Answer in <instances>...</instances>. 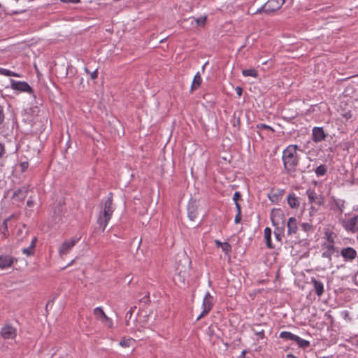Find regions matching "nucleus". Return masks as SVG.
Here are the masks:
<instances>
[{"instance_id": "1", "label": "nucleus", "mask_w": 358, "mask_h": 358, "mask_svg": "<svg viewBox=\"0 0 358 358\" xmlns=\"http://www.w3.org/2000/svg\"><path fill=\"white\" fill-rule=\"evenodd\" d=\"M190 266L191 260L185 253H182L178 255L176 273L173 278L176 285L182 287L186 285L187 280L189 277Z\"/></svg>"}, {"instance_id": "2", "label": "nucleus", "mask_w": 358, "mask_h": 358, "mask_svg": "<svg viewBox=\"0 0 358 358\" xmlns=\"http://www.w3.org/2000/svg\"><path fill=\"white\" fill-rule=\"evenodd\" d=\"M298 146L290 145L282 152V160L285 169L288 171H294L298 164L296 150Z\"/></svg>"}, {"instance_id": "3", "label": "nucleus", "mask_w": 358, "mask_h": 358, "mask_svg": "<svg viewBox=\"0 0 358 358\" xmlns=\"http://www.w3.org/2000/svg\"><path fill=\"white\" fill-rule=\"evenodd\" d=\"M113 213V199L109 196L104 203L103 210L101 211L98 218V223L99 227L102 228L103 231L105 229Z\"/></svg>"}, {"instance_id": "4", "label": "nucleus", "mask_w": 358, "mask_h": 358, "mask_svg": "<svg viewBox=\"0 0 358 358\" xmlns=\"http://www.w3.org/2000/svg\"><path fill=\"white\" fill-rule=\"evenodd\" d=\"M17 334V329L10 324H5L0 330V335L4 340H15Z\"/></svg>"}, {"instance_id": "5", "label": "nucleus", "mask_w": 358, "mask_h": 358, "mask_svg": "<svg viewBox=\"0 0 358 358\" xmlns=\"http://www.w3.org/2000/svg\"><path fill=\"white\" fill-rule=\"evenodd\" d=\"M213 306V296L209 292H207L203 298L202 303L203 311L198 316L196 320H199L201 318L206 315L212 309Z\"/></svg>"}, {"instance_id": "6", "label": "nucleus", "mask_w": 358, "mask_h": 358, "mask_svg": "<svg viewBox=\"0 0 358 358\" xmlns=\"http://www.w3.org/2000/svg\"><path fill=\"white\" fill-rule=\"evenodd\" d=\"M94 315L98 320L104 324L108 328H113V324L112 320L105 314L102 308H95L94 309Z\"/></svg>"}, {"instance_id": "7", "label": "nucleus", "mask_w": 358, "mask_h": 358, "mask_svg": "<svg viewBox=\"0 0 358 358\" xmlns=\"http://www.w3.org/2000/svg\"><path fill=\"white\" fill-rule=\"evenodd\" d=\"M285 0H268L266 3V14L279 10L285 3Z\"/></svg>"}, {"instance_id": "8", "label": "nucleus", "mask_w": 358, "mask_h": 358, "mask_svg": "<svg viewBox=\"0 0 358 358\" xmlns=\"http://www.w3.org/2000/svg\"><path fill=\"white\" fill-rule=\"evenodd\" d=\"M341 255L345 261L352 262L357 257V253L354 248L351 247H347L341 250Z\"/></svg>"}, {"instance_id": "9", "label": "nucleus", "mask_w": 358, "mask_h": 358, "mask_svg": "<svg viewBox=\"0 0 358 358\" xmlns=\"http://www.w3.org/2000/svg\"><path fill=\"white\" fill-rule=\"evenodd\" d=\"M343 226L344 228L352 232L358 231V215L353 217L347 221L343 222Z\"/></svg>"}, {"instance_id": "10", "label": "nucleus", "mask_w": 358, "mask_h": 358, "mask_svg": "<svg viewBox=\"0 0 358 358\" xmlns=\"http://www.w3.org/2000/svg\"><path fill=\"white\" fill-rule=\"evenodd\" d=\"M198 204L196 201L191 200L187 206L188 217L191 221H195L198 217Z\"/></svg>"}, {"instance_id": "11", "label": "nucleus", "mask_w": 358, "mask_h": 358, "mask_svg": "<svg viewBox=\"0 0 358 358\" xmlns=\"http://www.w3.org/2000/svg\"><path fill=\"white\" fill-rule=\"evenodd\" d=\"M78 238H71L70 240L64 241L59 249V255H64L68 254L71 249L78 242Z\"/></svg>"}, {"instance_id": "12", "label": "nucleus", "mask_w": 358, "mask_h": 358, "mask_svg": "<svg viewBox=\"0 0 358 358\" xmlns=\"http://www.w3.org/2000/svg\"><path fill=\"white\" fill-rule=\"evenodd\" d=\"M17 260L10 255H0V269L10 267Z\"/></svg>"}, {"instance_id": "13", "label": "nucleus", "mask_w": 358, "mask_h": 358, "mask_svg": "<svg viewBox=\"0 0 358 358\" xmlns=\"http://www.w3.org/2000/svg\"><path fill=\"white\" fill-rule=\"evenodd\" d=\"M11 87L21 92H31V87L25 82L11 81Z\"/></svg>"}, {"instance_id": "14", "label": "nucleus", "mask_w": 358, "mask_h": 358, "mask_svg": "<svg viewBox=\"0 0 358 358\" xmlns=\"http://www.w3.org/2000/svg\"><path fill=\"white\" fill-rule=\"evenodd\" d=\"M325 134L322 127H314L313 129V140L315 142H320L324 140Z\"/></svg>"}, {"instance_id": "15", "label": "nucleus", "mask_w": 358, "mask_h": 358, "mask_svg": "<svg viewBox=\"0 0 358 358\" xmlns=\"http://www.w3.org/2000/svg\"><path fill=\"white\" fill-rule=\"evenodd\" d=\"M297 220L295 217H290L287 222V234L289 235L295 234L297 231Z\"/></svg>"}, {"instance_id": "16", "label": "nucleus", "mask_w": 358, "mask_h": 358, "mask_svg": "<svg viewBox=\"0 0 358 358\" xmlns=\"http://www.w3.org/2000/svg\"><path fill=\"white\" fill-rule=\"evenodd\" d=\"M311 281L313 284L314 290L316 294L318 296H322L324 291L323 283L321 281L317 280L315 278H312Z\"/></svg>"}, {"instance_id": "17", "label": "nucleus", "mask_w": 358, "mask_h": 358, "mask_svg": "<svg viewBox=\"0 0 358 358\" xmlns=\"http://www.w3.org/2000/svg\"><path fill=\"white\" fill-rule=\"evenodd\" d=\"M284 217L283 214L280 210H273L271 215V219L274 226L279 224V220H282Z\"/></svg>"}, {"instance_id": "18", "label": "nucleus", "mask_w": 358, "mask_h": 358, "mask_svg": "<svg viewBox=\"0 0 358 358\" xmlns=\"http://www.w3.org/2000/svg\"><path fill=\"white\" fill-rule=\"evenodd\" d=\"M36 242V237H33V238L31 241L30 245L28 248H23L22 252L27 256L32 255L34 252Z\"/></svg>"}, {"instance_id": "19", "label": "nucleus", "mask_w": 358, "mask_h": 358, "mask_svg": "<svg viewBox=\"0 0 358 358\" xmlns=\"http://www.w3.org/2000/svg\"><path fill=\"white\" fill-rule=\"evenodd\" d=\"M207 17L202 16L198 18L189 17L188 19L185 20V21H190L192 24L193 21L196 22V24L199 27H204L206 22Z\"/></svg>"}, {"instance_id": "20", "label": "nucleus", "mask_w": 358, "mask_h": 358, "mask_svg": "<svg viewBox=\"0 0 358 358\" xmlns=\"http://www.w3.org/2000/svg\"><path fill=\"white\" fill-rule=\"evenodd\" d=\"M287 202L289 206L292 208H297L299 207V202L294 194H289L287 196Z\"/></svg>"}, {"instance_id": "21", "label": "nucleus", "mask_w": 358, "mask_h": 358, "mask_svg": "<svg viewBox=\"0 0 358 358\" xmlns=\"http://www.w3.org/2000/svg\"><path fill=\"white\" fill-rule=\"evenodd\" d=\"M271 229L268 227H266L264 229V238L266 240V243L268 248H273L271 241Z\"/></svg>"}, {"instance_id": "22", "label": "nucleus", "mask_w": 358, "mask_h": 358, "mask_svg": "<svg viewBox=\"0 0 358 358\" xmlns=\"http://www.w3.org/2000/svg\"><path fill=\"white\" fill-rule=\"evenodd\" d=\"M201 83V78L199 73H197L194 78L192 84V90H194L198 88Z\"/></svg>"}, {"instance_id": "23", "label": "nucleus", "mask_w": 358, "mask_h": 358, "mask_svg": "<svg viewBox=\"0 0 358 358\" xmlns=\"http://www.w3.org/2000/svg\"><path fill=\"white\" fill-rule=\"evenodd\" d=\"M294 342L302 348H306L310 345L309 341L302 339L298 336H296Z\"/></svg>"}, {"instance_id": "24", "label": "nucleus", "mask_w": 358, "mask_h": 358, "mask_svg": "<svg viewBox=\"0 0 358 358\" xmlns=\"http://www.w3.org/2000/svg\"><path fill=\"white\" fill-rule=\"evenodd\" d=\"M242 74L244 76H251L257 78L258 76L257 71L255 69H244L242 71Z\"/></svg>"}, {"instance_id": "25", "label": "nucleus", "mask_w": 358, "mask_h": 358, "mask_svg": "<svg viewBox=\"0 0 358 358\" xmlns=\"http://www.w3.org/2000/svg\"><path fill=\"white\" fill-rule=\"evenodd\" d=\"M296 336V335H294L289 331H282L280 334V337L281 338H284L286 340H290V341H295Z\"/></svg>"}, {"instance_id": "26", "label": "nucleus", "mask_w": 358, "mask_h": 358, "mask_svg": "<svg viewBox=\"0 0 358 358\" xmlns=\"http://www.w3.org/2000/svg\"><path fill=\"white\" fill-rule=\"evenodd\" d=\"M27 192V190L26 188L19 189L14 193V197H17L19 199H23L25 197Z\"/></svg>"}, {"instance_id": "27", "label": "nucleus", "mask_w": 358, "mask_h": 358, "mask_svg": "<svg viewBox=\"0 0 358 358\" xmlns=\"http://www.w3.org/2000/svg\"><path fill=\"white\" fill-rule=\"evenodd\" d=\"M134 340L132 338H124L120 342V345L124 348L131 347L133 345Z\"/></svg>"}, {"instance_id": "28", "label": "nucleus", "mask_w": 358, "mask_h": 358, "mask_svg": "<svg viewBox=\"0 0 358 358\" xmlns=\"http://www.w3.org/2000/svg\"><path fill=\"white\" fill-rule=\"evenodd\" d=\"M0 74L4 75V76H6L20 77L19 74H17L16 73H14L13 71H10L9 70L3 69V68H0Z\"/></svg>"}, {"instance_id": "29", "label": "nucleus", "mask_w": 358, "mask_h": 358, "mask_svg": "<svg viewBox=\"0 0 358 358\" xmlns=\"http://www.w3.org/2000/svg\"><path fill=\"white\" fill-rule=\"evenodd\" d=\"M334 252H331V251H328V250H324L323 252H322V257L324 258H327L328 259V262H329V264L330 266L332 265L331 264V259H332V255H333Z\"/></svg>"}, {"instance_id": "30", "label": "nucleus", "mask_w": 358, "mask_h": 358, "mask_svg": "<svg viewBox=\"0 0 358 358\" xmlns=\"http://www.w3.org/2000/svg\"><path fill=\"white\" fill-rule=\"evenodd\" d=\"M306 194L308 195V199L310 202H314L316 201V199H317V196L315 192L311 189H308L306 192Z\"/></svg>"}, {"instance_id": "31", "label": "nucleus", "mask_w": 358, "mask_h": 358, "mask_svg": "<svg viewBox=\"0 0 358 358\" xmlns=\"http://www.w3.org/2000/svg\"><path fill=\"white\" fill-rule=\"evenodd\" d=\"M327 171L326 166L324 165H320L315 169V173L317 176H322L325 174Z\"/></svg>"}, {"instance_id": "32", "label": "nucleus", "mask_w": 358, "mask_h": 358, "mask_svg": "<svg viewBox=\"0 0 358 358\" xmlns=\"http://www.w3.org/2000/svg\"><path fill=\"white\" fill-rule=\"evenodd\" d=\"M323 250H328L334 252V243H324L322 245Z\"/></svg>"}, {"instance_id": "33", "label": "nucleus", "mask_w": 358, "mask_h": 358, "mask_svg": "<svg viewBox=\"0 0 358 358\" xmlns=\"http://www.w3.org/2000/svg\"><path fill=\"white\" fill-rule=\"evenodd\" d=\"M325 236L327 238V243H334L335 234L332 232H326Z\"/></svg>"}, {"instance_id": "34", "label": "nucleus", "mask_w": 358, "mask_h": 358, "mask_svg": "<svg viewBox=\"0 0 358 358\" xmlns=\"http://www.w3.org/2000/svg\"><path fill=\"white\" fill-rule=\"evenodd\" d=\"M335 205L336 208L339 210L341 213H343L344 208V201H336Z\"/></svg>"}, {"instance_id": "35", "label": "nucleus", "mask_w": 358, "mask_h": 358, "mask_svg": "<svg viewBox=\"0 0 358 358\" xmlns=\"http://www.w3.org/2000/svg\"><path fill=\"white\" fill-rule=\"evenodd\" d=\"M266 8H267V6H266V3H265L262 7H260L259 9L256 10L254 12H251V15H255V14H259V13H261L262 12L266 13Z\"/></svg>"}, {"instance_id": "36", "label": "nucleus", "mask_w": 358, "mask_h": 358, "mask_svg": "<svg viewBox=\"0 0 358 358\" xmlns=\"http://www.w3.org/2000/svg\"><path fill=\"white\" fill-rule=\"evenodd\" d=\"M135 308H136V306L131 307L130 310L127 313V315H126V323H127V325H129V320H131L132 313H133V312H134Z\"/></svg>"}, {"instance_id": "37", "label": "nucleus", "mask_w": 358, "mask_h": 358, "mask_svg": "<svg viewBox=\"0 0 358 358\" xmlns=\"http://www.w3.org/2000/svg\"><path fill=\"white\" fill-rule=\"evenodd\" d=\"M8 219H6L0 227V230L3 234H5L8 231Z\"/></svg>"}, {"instance_id": "38", "label": "nucleus", "mask_w": 358, "mask_h": 358, "mask_svg": "<svg viewBox=\"0 0 358 358\" xmlns=\"http://www.w3.org/2000/svg\"><path fill=\"white\" fill-rule=\"evenodd\" d=\"M221 248L226 254H227L231 249L230 244L228 243H223V245H222Z\"/></svg>"}, {"instance_id": "39", "label": "nucleus", "mask_w": 358, "mask_h": 358, "mask_svg": "<svg viewBox=\"0 0 358 358\" xmlns=\"http://www.w3.org/2000/svg\"><path fill=\"white\" fill-rule=\"evenodd\" d=\"M148 316L149 315L148 314L142 315V313H141L139 315L140 322L145 323Z\"/></svg>"}, {"instance_id": "40", "label": "nucleus", "mask_w": 358, "mask_h": 358, "mask_svg": "<svg viewBox=\"0 0 358 358\" xmlns=\"http://www.w3.org/2000/svg\"><path fill=\"white\" fill-rule=\"evenodd\" d=\"M257 127V128H259V129H270L273 131H274L273 128H271L270 126L266 125L265 124H258Z\"/></svg>"}, {"instance_id": "41", "label": "nucleus", "mask_w": 358, "mask_h": 358, "mask_svg": "<svg viewBox=\"0 0 358 358\" xmlns=\"http://www.w3.org/2000/svg\"><path fill=\"white\" fill-rule=\"evenodd\" d=\"M241 221V213H237L235 216L234 222H235V223L238 224V223H240Z\"/></svg>"}, {"instance_id": "42", "label": "nucleus", "mask_w": 358, "mask_h": 358, "mask_svg": "<svg viewBox=\"0 0 358 358\" xmlns=\"http://www.w3.org/2000/svg\"><path fill=\"white\" fill-rule=\"evenodd\" d=\"M22 172H24L28 167V162H22L20 164Z\"/></svg>"}, {"instance_id": "43", "label": "nucleus", "mask_w": 358, "mask_h": 358, "mask_svg": "<svg viewBox=\"0 0 358 358\" xmlns=\"http://www.w3.org/2000/svg\"><path fill=\"white\" fill-rule=\"evenodd\" d=\"M301 227L306 231H308L311 229V226L308 223H303L301 224Z\"/></svg>"}, {"instance_id": "44", "label": "nucleus", "mask_w": 358, "mask_h": 358, "mask_svg": "<svg viewBox=\"0 0 358 358\" xmlns=\"http://www.w3.org/2000/svg\"><path fill=\"white\" fill-rule=\"evenodd\" d=\"M241 198V194L239 192H236L234 194L233 199L236 202Z\"/></svg>"}, {"instance_id": "45", "label": "nucleus", "mask_w": 358, "mask_h": 358, "mask_svg": "<svg viewBox=\"0 0 358 358\" xmlns=\"http://www.w3.org/2000/svg\"><path fill=\"white\" fill-rule=\"evenodd\" d=\"M90 78L92 79H96L98 76V71H97V69H96L95 71H94L93 72L90 73Z\"/></svg>"}, {"instance_id": "46", "label": "nucleus", "mask_w": 358, "mask_h": 358, "mask_svg": "<svg viewBox=\"0 0 358 358\" xmlns=\"http://www.w3.org/2000/svg\"><path fill=\"white\" fill-rule=\"evenodd\" d=\"M4 119V114L2 107L0 106V124L3 122Z\"/></svg>"}, {"instance_id": "47", "label": "nucleus", "mask_w": 358, "mask_h": 358, "mask_svg": "<svg viewBox=\"0 0 358 358\" xmlns=\"http://www.w3.org/2000/svg\"><path fill=\"white\" fill-rule=\"evenodd\" d=\"M315 202L319 205H322L324 203V199L322 197H320V198L317 197V199H316V201H315Z\"/></svg>"}, {"instance_id": "48", "label": "nucleus", "mask_w": 358, "mask_h": 358, "mask_svg": "<svg viewBox=\"0 0 358 358\" xmlns=\"http://www.w3.org/2000/svg\"><path fill=\"white\" fill-rule=\"evenodd\" d=\"M60 1L64 3H78L80 1V0H60Z\"/></svg>"}, {"instance_id": "49", "label": "nucleus", "mask_w": 358, "mask_h": 358, "mask_svg": "<svg viewBox=\"0 0 358 358\" xmlns=\"http://www.w3.org/2000/svg\"><path fill=\"white\" fill-rule=\"evenodd\" d=\"M236 92L237 93L238 96H241L242 95V88L241 87H236Z\"/></svg>"}, {"instance_id": "50", "label": "nucleus", "mask_w": 358, "mask_h": 358, "mask_svg": "<svg viewBox=\"0 0 358 358\" xmlns=\"http://www.w3.org/2000/svg\"><path fill=\"white\" fill-rule=\"evenodd\" d=\"M277 229L278 230V231L277 232L276 231H275L274 234L275 235L276 238L280 241V238H281V237H280V231L278 228Z\"/></svg>"}, {"instance_id": "51", "label": "nucleus", "mask_w": 358, "mask_h": 358, "mask_svg": "<svg viewBox=\"0 0 358 358\" xmlns=\"http://www.w3.org/2000/svg\"><path fill=\"white\" fill-rule=\"evenodd\" d=\"M34 201L32 199H29L27 202V205L29 207H32L34 206Z\"/></svg>"}, {"instance_id": "52", "label": "nucleus", "mask_w": 358, "mask_h": 358, "mask_svg": "<svg viewBox=\"0 0 358 358\" xmlns=\"http://www.w3.org/2000/svg\"><path fill=\"white\" fill-rule=\"evenodd\" d=\"M235 204H236L237 213H241V205L238 202H236Z\"/></svg>"}, {"instance_id": "53", "label": "nucleus", "mask_w": 358, "mask_h": 358, "mask_svg": "<svg viewBox=\"0 0 358 358\" xmlns=\"http://www.w3.org/2000/svg\"><path fill=\"white\" fill-rule=\"evenodd\" d=\"M3 152H4L3 146L0 143V157L2 156Z\"/></svg>"}, {"instance_id": "54", "label": "nucleus", "mask_w": 358, "mask_h": 358, "mask_svg": "<svg viewBox=\"0 0 358 358\" xmlns=\"http://www.w3.org/2000/svg\"><path fill=\"white\" fill-rule=\"evenodd\" d=\"M215 244H216V245H217L218 247H221V246H222V245H223V243H221L220 241H217V240H216V241H215Z\"/></svg>"}, {"instance_id": "55", "label": "nucleus", "mask_w": 358, "mask_h": 358, "mask_svg": "<svg viewBox=\"0 0 358 358\" xmlns=\"http://www.w3.org/2000/svg\"><path fill=\"white\" fill-rule=\"evenodd\" d=\"M84 71L86 72V73L90 74V72L89 69L87 67H85Z\"/></svg>"}, {"instance_id": "56", "label": "nucleus", "mask_w": 358, "mask_h": 358, "mask_svg": "<svg viewBox=\"0 0 358 358\" xmlns=\"http://www.w3.org/2000/svg\"><path fill=\"white\" fill-rule=\"evenodd\" d=\"M254 11H255L254 10H252V9L250 8V9L248 10V13L251 15V12H254Z\"/></svg>"}, {"instance_id": "57", "label": "nucleus", "mask_w": 358, "mask_h": 358, "mask_svg": "<svg viewBox=\"0 0 358 358\" xmlns=\"http://www.w3.org/2000/svg\"><path fill=\"white\" fill-rule=\"evenodd\" d=\"M258 334L260 335L261 337H262L263 335H264V333H263V331H260V332L258 333Z\"/></svg>"}, {"instance_id": "58", "label": "nucleus", "mask_w": 358, "mask_h": 358, "mask_svg": "<svg viewBox=\"0 0 358 358\" xmlns=\"http://www.w3.org/2000/svg\"><path fill=\"white\" fill-rule=\"evenodd\" d=\"M206 64H207V63H206V64L202 66V71H204V69H205V66H206Z\"/></svg>"}, {"instance_id": "59", "label": "nucleus", "mask_w": 358, "mask_h": 358, "mask_svg": "<svg viewBox=\"0 0 358 358\" xmlns=\"http://www.w3.org/2000/svg\"><path fill=\"white\" fill-rule=\"evenodd\" d=\"M22 229H19L18 231H17V234H22Z\"/></svg>"}, {"instance_id": "60", "label": "nucleus", "mask_w": 358, "mask_h": 358, "mask_svg": "<svg viewBox=\"0 0 358 358\" xmlns=\"http://www.w3.org/2000/svg\"><path fill=\"white\" fill-rule=\"evenodd\" d=\"M314 185H317V182L316 180H315V182H314Z\"/></svg>"}, {"instance_id": "61", "label": "nucleus", "mask_w": 358, "mask_h": 358, "mask_svg": "<svg viewBox=\"0 0 358 358\" xmlns=\"http://www.w3.org/2000/svg\"><path fill=\"white\" fill-rule=\"evenodd\" d=\"M355 345L358 346V339L357 340Z\"/></svg>"}]
</instances>
